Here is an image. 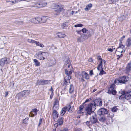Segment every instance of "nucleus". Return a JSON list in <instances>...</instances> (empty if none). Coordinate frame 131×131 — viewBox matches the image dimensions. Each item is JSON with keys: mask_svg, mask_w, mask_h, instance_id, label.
<instances>
[{"mask_svg": "<svg viewBox=\"0 0 131 131\" xmlns=\"http://www.w3.org/2000/svg\"><path fill=\"white\" fill-rule=\"evenodd\" d=\"M129 79V77L125 76L119 77L118 79H116L114 82L117 85H118L119 83L122 84H125L128 81Z\"/></svg>", "mask_w": 131, "mask_h": 131, "instance_id": "f257e3e1", "label": "nucleus"}, {"mask_svg": "<svg viewBox=\"0 0 131 131\" xmlns=\"http://www.w3.org/2000/svg\"><path fill=\"white\" fill-rule=\"evenodd\" d=\"M96 108V107L92 103H91L88 105L85 109L87 115L88 114L89 115H90L92 112H93L95 110Z\"/></svg>", "mask_w": 131, "mask_h": 131, "instance_id": "f03ea898", "label": "nucleus"}, {"mask_svg": "<svg viewBox=\"0 0 131 131\" xmlns=\"http://www.w3.org/2000/svg\"><path fill=\"white\" fill-rule=\"evenodd\" d=\"M10 59L8 58L4 57L0 59V66L3 67L5 65H7L10 63Z\"/></svg>", "mask_w": 131, "mask_h": 131, "instance_id": "7ed1b4c3", "label": "nucleus"}, {"mask_svg": "<svg viewBox=\"0 0 131 131\" xmlns=\"http://www.w3.org/2000/svg\"><path fill=\"white\" fill-rule=\"evenodd\" d=\"M48 52H42L41 51L39 52L36 54V55L38 57V59L41 60L46 59L48 57Z\"/></svg>", "mask_w": 131, "mask_h": 131, "instance_id": "20e7f679", "label": "nucleus"}, {"mask_svg": "<svg viewBox=\"0 0 131 131\" xmlns=\"http://www.w3.org/2000/svg\"><path fill=\"white\" fill-rule=\"evenodd\" d=\"M116 85L114 84H111L108 88V93L110 94H112V95H115L116 94L117 92L116 90Z\"/></svg>", "mask_w": 131, "mask_h": 131, "instance_id": "39448f33", "label": "nucleus"}, {"mask_svg": "<svg viewBox=\"0 0 131 131\" xmlns=\"http://www.w3.org/2000/svg\"><path fill=\"white\" fill-rule=\"evenodd\" d=\"M50 80H38L37 81L36 84L37 85H45L49 84L50 82Z\"/></svg>", "mask_w": 131, "mask_h": 131, "instance_id": "423d86ee", "label": "nucleus"}, {"mask_svg": "<svg viewBox=\"0 0 131 131\" xmlns=\"http://www.w3.org/2000/svg\"><path fill=\"white\" fill-rule=\"evenodd\" d=\"M30 91L28 90H26L21 92L19 95L20 97H26L28 96L29 94Z\"/></svg>", "mask_w": 131, "mask_h": 131, "instance_id": "0eeeda50", "label": "nucleus"}, {"mask_svg": "<svg viewBox=\"0 0 131 131\" xmlns=\"http://www.w3.org/2000/svg\"><path fill=\"white\" fill-rule=\"evenodd\" d=\"M107 113L108 111L107 110L103 108L99 109L97 112V114L99 115L107 114Z\"/></svg>", "mask_w": 131, "mask_h": 131, "instance_id": "6e6552de", "label": "nucleus"}, {"mask_svg": "<svg viewBox=\"0 0 131 131\" xmlns=\"http://www.w3.org/2000/svg\"><path fill=\"white\" fill-rule=\"evenodd\" d=\"M97 69L98 71H99V75L101 76L106 73L103 70L102 65H99L97 67Z\"/></svg>", "mask_w": 131, "mask_h": 131, "instance_id": "1a4fd4ad", "label": "nucleus"}, {"mask_svg": "<svg viewBox=\"0 0 131 131\" xmlns=\"http://www.w3.org/2000/svg\"><path fill=\"white\" fill-rule=\"evenodd\" d=\"M93 105L96 107V106H101L102 105V102L100 99H97L95 100L94 102L92 103Z\"/></svg>", "mask_w": 131, "mask_h": 131, "instance_id": "9d476101", "label": "nucleus"}, {"mask_svg": "<svg viewBox=\"0 0 131 131\" xmlns=\"http://www.w3.org/2000/svg\"><path fill=\"white\" fill-rule=\"evenodd\" d=\"M40 17H36L31 19L30 20V21L34 23H40Z\"/></svg>", "mask_w": 131, "mask_h": 131, "instance_id": "9b49d317", "label": "nucleus"}, {"mask_svg": "<svg viewBox=\"0 0 131 131\" xmlns=\"http://www.w3.org/2000/svg\"><path fill=\"white\" fill-rule=\"evenodd\" d=\"M80 75L81 77L82 76L83 78H85L87 80H88L89 79V75L84 71L81 72Z\"/></svg>", "mask_w": 131, "mask_h": 131, "instance_id": "f8f14e48", "label": "nucleus"}, {"mask_svg": "<svg viewBox=\"0 0 131 131\" xmlns=\"http://www.w3.org/2000/svg\"><path fill=\"white\" fill-rule=\"evenodd\" d=\"M63 6L62 5H58L56 6L55 10L58 13H59L63 10Z\"/></svg>", "mask_w": 131, "mask_h": 131, "instance_id": "ddd939ff", "label": "nucleus"}, {"mask_svg": "<svg viewBox=\"0 0 131 131\" xmlns=\"http://www.w3.org/2000/svg\"><path fill=\"white\" fill-rule=\"evenodd\" d=\"M71 78L70 76H66L64 78V83L65 85H67L70 83V80Z\"/></svg>", "mask_w": 131, "mask_h": 131, "instance_id": "4468645a", "label": "nucleus"}, {"mask_svg": "<svg viewBox=\"0 0 131 131\" xmlns=\"http://www.w3.org/2000/svg\"><path fill=\"white\" fill-rule=\"evenodd\" d=\"M131 92V91L129 90L124 92L125 94V98L127 100H129L131 99V94H129Z\"/></svg>", "mask_w": 131, "mask_h": 131, "instance_id": "2eb2a0df", "label": "nucleus"}, {"mask_svg": "<svg viewBox=\"0 0 131 131\" xmlns=\"http://www.w3.org/2000/svg\"><path fill=\"white\" fill-rule=\"evenodd\" d=\"M38 111V110L36 109H32V111L30 113V114L29 115V116H30L31 117H34V116L37 115Z\"/></svg>", "mask_w": 131, "mask_h": 131, "instance_id": "dca6fc26", "label": "nucleus"}, {"mask_svg": "<svg viewBox=\"0 0 131 131\" xmlns=\"http://www.w3.org/2000/svg\"><path fill=\"white\" fill-rule=\"evenodd\" d=\"M90 122L93 124L96 123L97 121V119L95 115L91 116L90 118Z\"/></svg>", "mask_w": 131, "mask_h": 131, "instance_id": "f3484780", "label": "nucleus"}, {"mask_svg": "<svg viewBox=\"0 0 131 131\" xmlns=\"http://www.w3.org/2000/svg\"><path fill=\"white\" fill-rule=\"evenodd\" d=\"M123 52V50L118 51L116 50L115 52V53L117 57V59H119L120 57H122V54L121 53Z\"/></svg>", "mask_w": 131, "mask_h": 131, "instance_id": "a211bd4d", "label": "nucleus"}, {"mask_svg": "<svg viewBox=\"0 0 131 131\" xmlns=\"http://www.w3.org/2000/svg\"><path fill=\"white\" fill-rule=\"evenodd\" d=\"M56 63V60L54 57H52L49 61V63L51 66L54 65Z\"/></svg>", "mask_w": 131, "mask_h": 131, "instance_id": "6ab92c4d", "label": "nucleus"}, {"mask_svg": "<svg viewBox=\"0 0 131 131\" xmlns=\"http://www.w3.org/2000/svg\"><path fill=\"white\" fill-rule=\"evenodd\" d=\"M126 73H128L129 72L131 71V62H129V63L126 67Z\"/></svg>", "mask_w": 131, "mask_h": 131, "instance_id": "aec40b11", "label": "nucleus"}, {"mask_svg": "<svg viewBox=\"0 0 131 131\" xmlns=\"http://www.w3.org/2000/svg\"><path fill=\"white\" fill-rule=\"evenodd\" d=\"M98 60L100 61V63L99 65H102V63H104V64L105 65L106 63V61L103 59H102L100 56H99L98 57Z\"/></svg>", "mask_w": 131, "mask_h": 131, "instance_id": "412c9836", "label": "nucleus"}, {"mask_svg": "<svg viewBox=\"0 0 131 131\" xmlns=\"http://www.w3.org/2000/svg\"><path fill=\"white\" fill-rule=\"evenodd\" d=\"M67 108V107H65L63 108L60 112V115L61 116L64 115L66 113Z\"/></svg>", "mask_w": 131, "mask_h": 131, "instance_id": "4be33fe9", "label": "nucleus"}, {"mask_svg": "<svg viewBox=\"0 0 131 131\" xmlns=\"http://www.w3.org/2000/svg\"><path fill=\"white\" fill-rule=\"evenodd\" d=\"M59 107V103L57 101H55L53 107L54 110H57L58 109Z\"/></svg>", "mask_w": 131, "mask_h": 131, "instance_id": "5701e85b", "label": "nucleus"}, {"mask_svg": "<svg viewBox=\"0 0 131 131\" xmlns=\"http://www.w3.org/2000/svg\"><path fill=\"white\" fill-rule=\"evenodd\" d=\"M66 36V35L63 33L60 32L57 34V36L60 38H63L65 37Z\"/></svg>", "mask_w": 131, "mask_h": 131, "instance_id": "b1692460", "label": "nucleus"}, {"mask_svg": "<svg viewBox=\"0 0 131 131\" xmlns=\"http://www.w3.org/2000/svg\"><path fill=\"white\" fill-rule=\"evenodd\" d=\"M67 107V111L69 112H72L74 110V108L73 106H71V105H69Z\"/></svg>", "mask_w": 131, "mask_h": 131, "instance_id": "393cba45", "label": "nucleus"}, {"mask_svg": "<svg viewBox=\"0 0 131 131\" xmlns=\"http://www.w3.org/2000/svg\"><path fill=\"white\" fill-rule=\"evenodd\" d=\"M84 107L83 105H81L80 106L79 108V110L77 112V113L78 114H81L82 113H83V110Z\"/></svg>", "mask_w": 131, "mask_h": 131, "instance_id": "a878e982", "label": "nucleus"}, {"mask_svg": "<svg viewBox=\"0 0 131 131\" xmlns=\"http://www.w3.org/2000/svg\"><path fill=\"white\" fill-rule=\"evenodd\" d=\"M126 44L127 47H129L131 45V38H129L128 39Z\"/></svg>", "mask_w": 131, "mask_h": 131, "instance_id": "bb28decb", "label": "nucleus"}, {"mask_svg": "<svg viewBox=\"0 0 131 131\" xmlns=\"http://www.w3.org/2000/svg\"><path fill=\"white\" fill-rule=\"evenodd\" d=\"M58 113L57 112L56 110H53V115L54 119L58 118Z\"/></svg>", "mask_w": 131, "mask_h": 131, "instance_id": "cd10ccee", "label": "nucleus"}, {"mask_svg": "<svg viewBox=\"0 0 131 131\" xmlns=\"http://www.w3.org/2000/svg\"><path fill=\"white\" fill-rule=\"evenodd\" d=\"M48 18V17L44 16L42 17L41 18L40 17V23H43L46 22Z\"/></svg>", "mask_w": 131, "mask_h": 131, "instance_id": "c85d7f7f", "label": "nucleus"}, {"mask_svg": "<svg viewBox=\"0 0 131 131\" xmlns=\"http://www.w3.org/2000/svg\"><path fill=\"white\" fill-rule=\"evenodd\" d=\"M72 71L70 69V70L67 69L65 70V73L67 75V76H70L69 75L72 74Z\"/></svg>", "mask_w": 131, "mask_h": 131, "instance_id": "c756f323", "label": "nucleus"}, {"mask_svg": "<svg viewBox=\"0 0 131 131\" xmlns=\"http://www.w3.org/2000/svg\"><path fill=\"white\" fill-rule=\"evenodd\" d=\"M92 7V5L90 3L88 4L86 6L85 8V10L86 11L90 9Z\"/></svg>", "mask_w": 131, "mask_h": 131, "instance_id": "7c9ffc66", "label": "nucleus"}, {"mask_svg": "<svg viewBox=\"0 0 131 131\" xmlns=\"http://www.w3.org/2000/svg\"><path fill=\"white\" fill-rule=\"evenodd\" d=\"M33 61L35 66H40V63L37 60L34 59L33 60Z\"/></svg>", "mask_w": 131, "mask_h": 131, "instance_id": "2f4dec72", "label": "nucleus"}, {"mask_svg": "<svg viewBox=\"0 0 131 131\" xmlns=\"http://www.w3.org/2000/svg\"><path fill=\"white\" fill-rule=\"evenodd\" d=\"M35 43L36 44L37 46H40L41 48H43L44 47L43 44L40 43L39 42L35 41Z\"/></svg>", "mask_w": 131, "mask_h": 131, "instance_id": "473e14b6", "label": "nucleus"}, {"mask_svg": "<svg viewBox=\"0 0 131 131\" xmlns=\"http://www.w3.org/2000/svg\"><path fill=\"white\" fill-rule=\"evenodd\" d=\"M74 90V88L73 85L71 84L70 85L69 90V93H72Z\"/></svg>", "mask_w": 131, "mask_h": 131, "instance_id": "72a5a7b5", "label": "nucleus"}, {"mask_svg": "<svg viewBox=\"0 0 131 131\" xmlns=\"http://www.w3.org/2000/svg\"><path fill=\"white\" fill-rule=\"evenodd\" d=\"M63 119L62 117L59 118L58 120V122L59 125L62 124L63 123Z\"/></svg>", "mask_w": 131, "mask_h": 131, "instance_id": "f704fd0d", "label": "nucleus"}, {"mask_svg": "<svg viewBox=\"0 0 131 131\" xmlns=\"http://www.w3.org/2000/svg\"><path fill=\"white\" fill-rule=\"evenodd\" d=\"M68 24L67 22H66L65 23H63V24L62 25V27L64 29H66L68 25Z\"/></svg>", "mask_w": 131, "mask_h": 131, "instance_id": "c9c22d12", "label": "nucleus"}, {"mask_svg": "<svg viewBox=\"0 0 131 131\" xmlns=\"http://www.w3.org/2000/svg\"><path fill=\"white\" fill-rule=\"evenodd\" d=\"M70 61L68 59H67V60L66 61V63L68 64V65L67 64H66V67H68V68H69L70 67L72 68V66L71 65H70L69 64V63Z\"/></svg>", "mask_w": 131, "mask_h": 131, "instance_id": "e433bc0d", "label": "nucleus"}, {"mask_svg": "<svg viewBox=\"0 0 131 131\" xmlns=\"http://www.w3.org/2000/svg\"><path fill=\"white\" fill-rule=\"evenodd\" d=\"M106 120V118L104 116L101 117L99 119V121L102 122H105Z\"/></svg>", "mask_w": 131, "mask_h": 131, "instance_id": "4c0bfd02", "label": "nucleus"}, {"mask_svg": "<svg viewBox=\"0 0 131 131\" xmlns=\"http://www.w3.org/2000/svg\"><path fill=\"white\" fill-rule=\"evenodd\" d=\"M125 17L124 15H123L119 17V20L121 21H122L123 20L125 19Z\"/></svg>", "mask_w": 131, "mask_h": 131, "instance_id": "58836bf2", "label": "nucleus"}, {"mask_svg": "<svg viewBox=\"0 0 131 131\" xmlns=\"http://www.w3.org/2000/svg\"><path fill=\"white\" fill-rule=\"evenodd\" d=\"M125 47V46L122 44V42H120L119 45V46L117 48V49H119V48H121L122 49H123Z\"/></svg>", "mask_w": 131, "mask_h": 131, "instance_id": "ea45409f", "label": "nucleus"}, {"mask_svg": "<svg viewBox=\"0 0 131 131\" xmlns=\"http://www.w3.org/2000/svg\"><path fill=\"white\" fill-rule=\"evenodd\" d=\"M119 0H111L109 1L110 4L115 3H116L118 2Z\"/></svg>", "mask_w": 131, "mask_h": 131, "instance_id": "a19ab883", "label": "nucleus"}, {"mask_svg": "<svg viewBox=\"0 0 131 131\" xmlns=\"http://www.w3.org/2000/svg\"><path fill=\"white\" fill-rule=\"evenodd\" d=\"M40 3L41 5L40 7H42L46 6L47 4V3L46 2H41Z\"/></svg>", "mask_w": 131, "mask_h": 131, "instance_id": "79ce46f5", "label": "nucleus"}, {"mask_svg": "<svg viewBox=\"0 0 131 131\" xmlns=\"http://www.w3.org/2000/svg\"><path fill=\"white\" fill-rule=\"evenodd\" d=\"M29 118H26L23 121V123L24 124H27L28 122V120Z\"/></svg>", "mask_w": 131, "mask_h": 131, "instance_id": "37998d69", "label": "nucleus"}, {"mask_svg": "<svg viewBox=\"0 0 131 131\" xmlns=\"http://www.w3.org/2000/svg\"><path fill=\"white\" fill-rule=\"evenodd\" d=\"M28 42L30 43H35V41L32 39H28L27 40Z\"/></svg>", "mask_w": 131, "mask_h": 131, "instance_id": "c03bdc74", "label": "nucleus"}, {"mask_svg": "<svg viewBox=\"0 0 131 131\" xmlns=\"http://www.w3.org/2000/svg\"><path fill=\"white\" fill-rule=\"evenodd\" d=\"M81 31L83 32V33H86L88 32V30L85 28H84L82 29Z\"/></svg>", "mask_w": 131, "mask_h": 131, "instance_id": "a18cd8bd", "label": "nucleus"}, {"mask_svg": "<svg viewBox=\"0 0 131 131\" xmlns=\"http://www.w3.org/2000/svg\"><path fill=\"white\" fill-rule=\"evenodd\" d=\"M83 26V25L81 24H77L74 25V27H81Z\"/></svg>", "mask_w": 131, "mask_h": 131, "instance_id": "49530a36", "label": "nucleus"}, {"mask_svg": "<svg viewBox=\"0 0 131 131\" xmlns=\"http://www.w3.org/2000/svg\"><path fill=\"white\" fill-rule=\"evenodd\" d=\"M41 5L40 3H39L36 4L35 5V6L38 8L42 7H40Z\"/></svg>", "mask_w": 131, "mask_h": 131, "instance_id": "de8ad7c7", "label": "nucleus"}, {"mask_svg": "<svg viewBox=\"0 0 131 131\" xmlns=\"http://www.w3.org/2000/svg\"><path fill=\"white\" fill-rule=\"evenodd\" d=\"M117 110V108L116 107H114L112 108V112H116Z\"/></svg>", "mask_w": 131, "mask_h": 131, "instance_id": "09e8293b", "label": "nucleus"}, {"mask_svg": "<svg viewBox=\"0 0 131 131\" xmlns=\"http://www.w3.org/2000/svg\"><path fill=\"white\" fill-rule=\"evenodd\" d=\"M77 41L78 42H82L83 41L81 40V37H79L77 39Z\"/></svg>", "mask_w": 131, "mask_h": 131, "instance_id": "8fccbe9b", "label": "nucleus"}, {"mask_svg": "<svg viewBox=\"0 0 131 131\" xmlns=\"http://www.w3.org/2000/svg\"><path fill=\"white\" fill-rule=\"evenodd\" d=\"M125 98V95L123 94L120 96L119 98V99H122V98Z\"/></svg>", "mask_w": 131, "mask_h": 131, "instance_id": "3c124183", "label": "nucleus"}, {"mask_svg": "<svg viewBox=\"0 0 131 131\" xmlns=\"http://www.w3.org/2000/svg\"><path fill=\"white\" fill-rule=\"evenodd\" d=\"M125 37V36L124 35L123 36L120 38V42H122V41L123 40V39H124Z\"/></svg>", "mask_w": 131, "mask_h": 131, "instance_id": "603ef678", "label": "nucleus"}, {"mask_svg": "<svg viewBox=\"0 0 131 131\" xmlns=\"http://www.w3.org/2000/svg\"><path fill=\"white\" fill-rule=\"evenodd\" d=\"M42 118H40L39 119V123L38 125V126L39 127L40 125L41 124V123L42 122Z\"/></svg>", "mask_w": 131, "mask_h": 131, "instance_id": "864d4df0", "label": "nucleus"}, {"mask_svg": "<svg viewBox=\"0 0 131 131\" xmlns=\"http://www.w3.org/2000/svg\"><path fill=\"white\" fill-rule=\"evenodd\" d=\"M54 95L53 92H51L50 95V98L51 99H52L53 96Z\"/></svg>", "mask_w": 131, "mask_h": 131, "instance_id": "5fc2aeb1", "label": "nucleus"}, {"mask_svg": "<svg viewBox=\"0 0 131 131\" xmlns=\"http://www.w3.org/2000/svg\"><path fill=\"white\" fill-rule=\"evenodd\" d=\"M93 74V71L92 70H91L89 72V74L92 76Z\"/></svg>", "mask_w": 131, "mask_h": 131, "instance_id": "6e6d98bb", "label": "nucleus"}, {"mask_svg": "<svg viewBox=\"0 0 131 131\" xmlns=\"http://www.w3.org/2000/svg\"><path fill=\"white\" fill-rule=\"evenodd\" d=\"M107 50L110 52H112L113 51V49L111 48H109Z\"/></svg>", "mask_w": 131, "mask_h": 131, "instance_id": "4d7b16f0", "label": "nucleus"}, {"mask_svg": "<svg viewBox=\"0 0 131 131\" xmlns=\"http://www.w3.org/2000/svg\"><path fill=\"white\" fill-rule=\"evenodd\" d=\"M90 122L89 121H87L86 122V124L88 126H89L90 125Z\"/></svg>", "mask_w": 131, "mask_h": 131, "instance_id": "13d9d810", "label": "nucleus"}, {"mask_svg": "<svg viewBox=\"0 0 131 131\" xmlns=\"http://www.w3.org/2000/svg\"><path fill=\"white\" fill-rule=\"evenodd\" d=\"M59 124L58 123H56L54 125V127L56 128L57 127Z\"/></svg>", "mask_w": 131, "mask_h": 131, "instance_id": "bf43d9fd", "label": "nucleus"}, {"mask_svg": "<svg viewBox=\"0 0 131 131\" xmlns=\"http://www.w3.org/2000/svg\"><path fill=\"white\" fill-rule=\"evenodd\" d=\"M50 90V91H51V92H53V90L52 88V86H51V88L50 89V90Z\"/></svg>", "mask_w": 131, "mask_h": 131, "instance_id": "052dcab7", "label": "nucleus"}, {"mask_svg": "<svg viewBox=\"0 0 131 131\" xmlns=\"http://www.w3.org/2000/svg\"><path fill=\"white\" fill-rule=\"evenodd\" d=\"M81 30H80V31L77 30L76 31V32L77 34H81Z\"/></svg>", "mask_w": 131, "mask_h": 131, "instance_id": "680f3d73", "label": "nucleus"}, {"mask_svg": "<svg viewBox=\"0 0 131 131\" xmlns=\"http://www.w3.org/2000/svg\"><path fill=\"white\" fill-rule=\"evenodd\" d=\"M8 93L7 92H5V97H6L8 95Z\"/></svg>", "mask_w": 131, "mask_h": 131, "instance_id": "e2e57ef3", "label": "nucleus"}, {"mask_svg": "<svg viewBox=\"0 0 131 131\" xmlns=\"http://www.w3.org/2000/svg\"><path fill=\"white\" fill-rule=\"evenodd\" d=\"M88 61L89 62H91L93 61V59L92 58H90L89 59Z\"/></svg>", "mask_w": 131, "mask_h": 131, "instance_id": "0e129e2a", "label": "nucleus"}, {"mask_svg": "<svg viewBox=\"0 0 131 131\" xmlns=\"http://www.w3.org/2000/svg\"><path fill=\"white\" fill-rule=\"evenodd\" d=\"M62 131H68V130L67 128H65L63 129L62 130Z\"/></svg>", "mask_w": 131, "mask_h": 131, "instance_id": "69168bd1", "label": "nucleus"}, {"mask_svg": "<svg viewBox=\"0 0 131 131\" xmlns=\"http://www.w3.org/2000/svg\"><path fill=\"white\" fill-rule=\"evenodd\" d=\"M75 131H82V130L80 128L77 129Z\"/></svg>", "mask_w": 131, "mask_h": 131, "instance_id": "338daca9", "label": "nucleus"}, {"mask_svg": "<svg viewBox=\"0 0 131 131\" xmlns=\"http://www.w3.org/2000/svg\"><path fill=\"white\" fill-rule=\"evenodd\" d=\"M84 78H83V77H82V78H81V81H83V82L85 81V80L84 79Z\"/></svg>", "mask_w": 131, "mask_h": 131, "instance_id": "774afa93", "label": "nucleus"}]
</instances>
